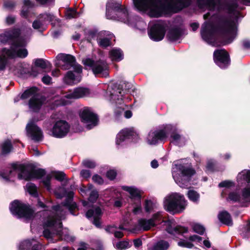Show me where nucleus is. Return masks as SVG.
<instances>
[{
  "label": "nucleus",
  "mask_w": 250,
  "mask_h": 250,
  "mask_svg": "<svg viewBox=\"0 0 250 250\" xmlns=\"http://www.w3.org/2000/svg\"><path fill=\"white\" fill-rule=\"evenodd\" d=\"M188 199L194 203H198L199 200L200 195L197 192L193 190H189L188 192Z\"/></svg>",
  "instance_id": "49530a36"
},
{
  "label": "nucleus",
  "mask_w": 250,
  "mask_h": 250,
  "mask_svg": "<svg viewBox=\"0 0 250 250\" xmlns=\"http://www.w3.org/2000/svg\"><path fill=\"white\" fill-rule=\"evenodd\" d=\"M167 22L163 21H157L149 23L148 35L149 38L155 42L162 40L165 35Z\"/></svg>",
  "instance_id": "9b49d317"
},
{
  "label": "nucleus",
  "mask_w": 250,
  "mask_h": 250,
  "mask_svg": "<svg viewBox=\"0 0 250 250\" xmlns=\"http://www.w3.org/2000/svg\"><path fill=\"white\" fill-rule=\"evenodd\" d=\"M6 23L8 25L13 24L16 21V17L13 15H9L6 18Z\"/></svg>",
  "instance_id": "774afa93"
},
{
  "label": "nucleus",
  "mask_w": 250,
  "mask_h": 250,
  "mask_svg": "<svg viewBox=\"0 0 250 250\" xmlns=\"http://www.w3.org/2000/svg\"><path fill=\"white\" fill-rule=\"evenodd\" d=\"M80 117L83 122L88 129H91L98 124V118L92 110L87 107H84L80 112Z\"/></svg>",
  "instance_id": "ddd939ff"
},
{
  "label": "nucleus",
  "mask_w": 250,
  "mask_h": 250,
  "mask_svg": "<svg viewBox=\"0 0 250 250\" xmlns=\"http://www.w3.org/2000/svg\"><path fill=\"white\" fill-rule=\"evenodd\" d=\"M74 193L70 191L65 202L54 206L52 210H45L43 214L46 216L43 221L44 230L43 235L47 239L53 241L56 237L58 239L66 241L71 240L69 231L66 228H62V220L65 219L67 211L75 215L73 210L77 208V205L72 202Z\"/></svg>",
  "instance_id": "f03ea898"
},
{
  "label": "nucleus",
  "mask_w": 250,
  "mask_h": 250,
  "mask_svg": "<svg viewBox=\"0 0 250 250\" xmlns=\"http://www.w3.org/2000/svg\"><path fill=\"white\" fill-rule=\"evenodd\" d=\"M218 218L220 222L228 226H231L232 222L229 214L226 211H222L218 214Z\"/></svg>",
  "instance_id": "e433bc0d"
},
{
  "label": "nucleus",
  "mask_w": 250,
  "mask_h": 250,
  "mask_svg": "<svg viewBox=\"0 0 250 250\" xmlns=\"http://www.w3.org/2000/svg\"><path fill=\"white\" fill-rule=\"evenodd\" d=\"M131 245V243H129L127 241H122L117 243L115 245V248L118 250H124L129 248Z\"/></svg>",
  "instance_id": "09e8293b"
},
{
  "label": "nucleus",
  "mask_w": 250,
  "mask_h": 250,
  "mask_svg": "<svg viewBox=\"0 0 250 250\" xmlns=\"http://www.w3.org/2000/svg\"><path fill=\"white\" fill-rule=\"evenodd\" d=\"M83 62L85 66L91 68L95 75H100L101 77L104 78L108 76V66L105 61L86 58L83 59Z\"/></svg>",
  "instance_id": "f8f14e48"
},
{
  "label": "nucleus",
  "mask_w": 250,
  "mask_h": 250,
  "mask_svg": "<svg viewBox=\"0 0 250 250\" xmlns=\"http://www.w3.org/2000/svg\"><path fill=\"white\" fill-rule=\"evenodd\" d=\"M134 206L133 207V209L132 210V212L134 214H140L142 212V207L141 200L135 201L134 202Z\"/></svg>",
  "instance_id": "603ef678"
},
{
  "label": "nucleus",
  "mask_w": 250,
  "mask_h": 250,
  "mask_svg": "<svg viewBox=\"0 0 250 250\" xmlns=\"http://www.w3.org/2000/svg\"><path fill=\"white\" fill-rule=\"evenodd\" d=\"M50 179L51 177L49 175H47L46 177L42 180V183L44 187L48 190L50 189Z\"/></svg>",
  "instance_id": "0e129e2a"
},
{
  "label": "nucleus",
  "mask_w": 250,
  "mask_h": 250,
  "mask_svg": "<svg viewBox=\"0 0 250 250\" xmlns=\"http://www.w3.org/2000/svg\"><path fill=\"white\" fill-rule=\"evenodd\" d=\"M66 17L68 19L76 18L78 17V14L74 9H69L65 13Z\"/></svg>",
  "instance_id": "bf43d9fd"
},
{
  "label": "nucleus",
  "mask_w": 250,
  "mask_h": 250,
  "mask_svg": "<svg viewBox=\"0 0 250 250\" xmlns=\"http://www.w3.org/2000/svg\"><path fill=\"white\" fill-rule=\"evenodd\" d=\"M10 70L12 71L15 75L22 78L25 77V75L29 73L30 75L36 77L42 71V70L35 65L31 68V71L29 72L26 67H23L21 64L18 66V68L14 69L11 68Z\"/></svg>",
  "instance_id": "5701e85b"
},
{
  "label": "nucleus",
  "mask_w": 250,
  "mask_h": 250,
  "mask_svg": "<svg viewBox=\"0 0 250 250\" xmlns=\"http://www.w3.org/2000/svg\"><path fill=\"white\" fill-rule=\"evenodd\" d=\"M54 176L56 179L62 181L64 179L65 175L63 172L58 171L54 173Z\"/></svg>",
  "instance_id": "69168bd1"
},
{
  "label": "nucleus",
  "mask_w": 250,
  "mask_h": 250,
  "mask_svg": "<svg viewBox=\"0 0 250 250\" xmlns=\"http://www.w3.org/2000/svg\"><path fill=\"white\" fill-rule=\"evenodd\" d=\"M110 92V100L115 101L117 104H121L123 100L121 89L118 88L116 89H113V91Z\"/></svg>",
  "instance_id": "f704fd0d"
},
{
  "label": "nucleus",
  "mask_w": 250,
  "mask_h": 250,
  "mask_svg": "<svg viewBox=\"0 0 250 250\" xmlns=\"http://www.w3.org/2000/svg\"><path fill=\"white\" fill-rule=\"evenodd\" d=\"M32 27L39 32H43L46 29V26L38 18L33 22Z\"/></svg>",
  "instance_id": "79ce46f5"
},
{
  "label": "nucleus",
  "mask_w": 250,
  "mask_h": 250,
  "mask_svg": "<svg viewBox=\"0 0 250 250\" xmlns=\"http://www.w3.org/2000/svg\"><path fill=\"white\" fill-rule=\"evenodd\" d=\"M213 59L215 63L221 68L225 69L230 64L229 55L224 49H218L213 53Z\"/></svg>",
  "instance_id": "a211bd4d"
},
{
  "label": "nucleus",
  "mask_w": 250,
  "mask_h": 250,
  "mask_svg": "<svg viewBox=\"0 0 250 250\" xmlns=\"http://www.w3.org/2000/svg\"><path fill=\"white\" fill-rule=\"evenodd\" d=\"M124 229V227L122 226H120L119 228H117L115 226H108L105 228V231L110 234H114V236L117 238H122L124 234L122 232V230Z\"/></svg>",
  "instance_id": "7c9ffc66"
},
{
  "label": "nucleus",
  "mask_w": 250,
  "mask_h": 250,
  "mask_svg": "<svg viewBox=\"0 0 250 250\" xmlns=\"http://www.w3.org/2000/svg\"><path fill=\"white\" fill-rule=\"evenodd\" d=\"M127 139H131L133 142H136L139 139V136L132 128L124 129L117 134L116 144L119 146Z\"/></svg>",
  "instance_id": "412c9836"
},
{
  "label": "nucleus",
  "mask_w": 250,
  "mask_h": 250,
  "mask_svg": "<svg viewBox=\"0 0 250 250\" xmlns=\"http://www.w3.org/2000/svg\"><path fill=\"white\" fill-rule=\"evenodd\" d=\"M24 6L21 11L20 15L21 17L25 18L28 17L29 8L32 7L34 3L30 0H23Z\"/></svg>",
  "instance_id": "58836bf2"
},
{
  "label": "nucleus",
  "mask_w": 250,
  "mask_h": 250,
  "mask_svg": "<svg viewBox=\"0 0 250 250\" xmlns=\"http://www.w3.org/2000/svg\"><path fill=\"white\" fill-rule=\"evenodd\" d=\"M187 206V201L184 196L180 193H170L163 200L164 209L173 214L183 212Z\"/></svg>",
  "instance_id": "423d86ee"
},
{
  "label": "nucleus",
  "mask_w": 250,
  "mask_h": 250,
  "mask_svg": "<svg viewBox=\"0 0 250 250\" xmlns=\"http://www.w3.org/2000/svg\"><path fill=\"white\" fill-rule=\"evenodd\" d=\"M89 194L90 195L88 199L89 201L92 203L95 202L99 196L98 191L96 190L91 189Z\"/></svg>",
  "instance_id": "5fc2aeb1"
},
{
  "label": "nucleus",
  "mask_w": 250,
  "mask_h": 250,
  "mask_svg": "<svg viewBox=\"0 0 250 250\" xmlns=\"http://www.w3.org/2000/svg\"><path fill=\"white\" fill-rule=\"evenodd\" d=\"M74 73L71 71H68L63 78L65 83L68 84L73 83H77L81 80V73L82 72V67L81 66H76V67L73 69Z\"/></svg>",
  "instance_id": "4be33fe9"
},
{
  "label": "nucleus",
  "mask_w": 250,
  "mask_h": 250,
  "mask_svg": "<svg viewBox=\"0 0 250 250\" xmlns=\"http://www.w3.org/2000/svg\"><path fill=\"white\" fill-rule=\"evenodd\" d=\"M32 168L23 165L13 164L8 174L2 173L1 177L6 181H12L16 174L19 179L29 180L32 179Z\"/></svg>",
  "instance_id": "6e6552de"
},
{
  "label": "nucleus",
  "mask_w": 250,
  "mask_h": 250,
  "mask_svg": "<svg viewBox=\"0 0 250 250\" xmlns=\"http://www.w3.org/2000/svg\"><path fill=\"white\" fill-rule=\"evenodd\" d=\"M24 44L23 43L19 45L17 42L12 45L10 49L4 48L0 51V71L5 70L9 59L17 57L24 58L27 56L28 51L26 48H23Z\"/></svg>",
  "instance_id": "0eeeda50"
},
{
  "label": "nucleus",
  "mask_w": 250,
  "mask_h": 250,
  "mask_svg": "<svg viewBox=\"0 0 250 250\" xmlns=\"http://www.w3.org/2000/svg\"><path fill=\"white\" fill-rule=\"evenodd\" d=\"M91 95L90 89L85 87L79 86L69 90L64 96L67 99H78L89 97Z\"/></svg>",
  "instance_id": "6ab92c4d"
},
{
  "label": "nucleus",
  "mask_w": 250,
  "mask_h": 250,
  "mask_svg": "<svg viewBox=\"0 0 250 250\" xmlns=\"http://www.w3.org/2000/svg\"><path fill=\"white\" fill-rule=\"evenodd\" d=\"M174 129L168 130L167 132V137L170 134L171 142L175 145L182 146L185 144V138L178 132V129L176 126L172 125Z\"/></svg>",
  "instance_id": "393cba45"
},
{
  "label": "nucleus",
  "mask_w": 250,
  "mask_h": 250,
  "mask_svg": "<svg viewBox=\"0 0 250 250\" xmlns=\"http://www.w3.org/2000/svg\"><path fill=\"white\" fill-rule=\"evenodd\" d=\"M192 0H162V16H166L171 13H176L183 8L188 6ZM250 5V0H242ZM200 8L207 7L210 10L224 11L229 14L233 20H223L221 21L218 31L222 38V45L233 42L237 35L236 21L239 16L237 10V4L233 2L227 3L225 0H197Z\"/></svg>",
  "instance_id": "f257e3e1"
},
{
  "label": "nucleus",
  "mask_w": 250,
  "mask_h": 250,
  "mask_svg": "<svg viewBox=\"0 0 250 250\" xmlns=\"http://www.w3.org/2000/svg\"><path fill=\"white\" fill-rule=\"evenodd\" d=\"M45 100L38 95H34L29 101L30 109L33 112H38L44 104Z\"/></svg>",
  "instance_id": "bb28decb"
},
{
  "label": "nucleus",
  "mask_w": 250,
  "mask_h": 250,
  "mask_svg": "<svg viewBox=\"0 0 250 250\" xmlns=\"http://www.w3.org/2000/svg\"><path fill=\"white\" fill-rule=\"evenodd\" d=\"M9 208L11 213L19 218L30 220L33 217L34 211L30 207L20 201H14Z\"/></svg>",
  "instance_id": "1a4fd4ad"
},
{
  "label": "nucleus",
  "mask_w": 250,
  "mask_h": 250,
  "mask_svg": "<svg viewBox=\"0 0 250 250\" xmlns=\"http://www.w3.org/2000/svg\"><path fill=\"white\" fill-rule=\"evenodd\" d=\"M216 29L213 24L206 21L202 26L201 35L203 40L208 44L214 45Z\"/></svg>",
  "instance_id": "2eb2a0df"
},
{
  "label": "nucleus",
  "mask_w": 250,
  "mask_h": 250,
  "mask_svg": "<svg viewBox=\"0 0 250 250\" xmlns=\"http://www.w3.org/2000/svg\"><path fill=\"white\" fill-rule=\"evenodd\" d=\"M241 196L242 204L250 202V186H247L242 189Z\"/></svg>",
  "instance_id": "ea45409f"
},
{
  "label": "nucleus",
  "mask_w": 250,
  "mask_h": 250,
  "mask_svg": "<svg viewBox=\"0 0 250 250\" xmlns=\"http://www.w3.org/2000/svg\"><path fill=\"white\" fill-rule=\"evenodd\" d=\"M109 57L112 61L119 62L123 59L124 54L120 49L113 48L109 52Z\"/></svg>",
  "instance_id": "72a5a7b5"
},
{
  "label": "nucleus",
  "mask_w": 250,
  "mask_h": 250,
  "mask_svg": "<svg viewBox=\"0 0 250 250\" xmlns=\"http://www.w3.org/2000/svg\"><path fill=\"white\" fill-rule=\"evenodd\" d=\"M12 146L10 140H7L3 142L1 146V153L3 154H7L11 152Z\"/></svg>",
  "instance_id": "37998d69"
},
{
  "label": "nucleus",
  "mask_w": 250,
  "mask_h": 250,
  "mask_svg": "<svg viewBox=\"0 0 250 250\" xmlns=\"http://www.w3.org/2000/svg\"><path fill=\"white\" fill-rule=\"evenodd\" d=\"M195 173V170L189 165L177 162L172 165V177L176 184L182 188H188L190 178Z\"/></svg>",
  "instance_id": "39448f33"
},
{
  "label": "nucleus",
  "mask_w": 250,
  "mask_h": 250,
  "mask_svg": "<svg viewBox=\"0 0 250 250\" xmlns=\"http://www.w3.org/2000/svg\"><path fill=\"white\" fill-rule=\"evenodd\" d=\"M35 65L42 70L46 69L50 66V63L42 59H38L34 61Z\"/></svg>",
  "instance_id": "a18cd8bd"
},
{
  "label": "nucleus",
  "mask_w": 250,
  "mask_h": 250,
  "mask_svg": "<svg viewBox=\"0 0 250 250\" xmlns=\"http://www.w3.org/2000/svg\"><path fill=\"white\" fill-rule=\"evenodd\" d=\"M106 16L107 19L117 20L127 25H132L133 16L129 14L127 9L119 1L108 0L106 6Z\"/></svg>",
  "instance_id": "20e7f679"
},
{
  "label": "nucleus",
  "mask_w": 250,
  "mask_h": 250,
  "mask_svg": "<svg viewBox=\"0 0 250 250\" xmlns=\"http://www.w3.org/2000/svg\"><path fill=\"white\" fill-rule=\"evenodd\" d=\"M16 5V3L14 1L11 0L6 1L4 3V7L5 8L8 10L13 9Z\"/></svg>",
  "instance_id": "e2e57ef3"
},
{
  "label": "nucleus",
  "mask_w": 250,
  "mask_h": 250,
  "mask_svg": "<svg viewBox=\"0 0 250 250\" xmlns=\"http://www.w3.org/2000/svg\"><path fill=\"white\" fill-rule=\"evenodd\" d=\"M233 186H234V183L232 181L229 180H226L223 181L219 184V187H224L227 188H229Z\"/></svg>",
  "instance_id": "680f3d73"
},
{
  "label": "nucleus",
  "mask_w": 250,
  "mask_h": 250,
  "mask_svg": "<svg viewBox=\"0 0 250 250\" xmlns=\"http://www.w3.org/2000/svg\"><path fill=\"white\" fill-rule=\"evenodd\" d=\"M169 247L168 242L164 240H160L154 243L153 245L149 248V250H167Z\"/></svg>",
  "instance_id": "c9c22d12"
},
{
  "label": "nucleus",
  "mask_w": 250,
  "mask_h": 250,
  "mask_svg": "<svg viewBox=\"0 0 250 250\" xmlns=\"http://www.w3.org/2000/svg\"><path fill=\"white\" fill-rule=\"evenodd\" d=\"M145 209L146 212H149L153 209L154 204L151 200H146L145 203Z\"/></svg>",
  "instance_id": "052dcab7"
},
{
  "label": "nucleus",
  "mask_w": 250,
  "mask_h": 250,
  "mask_svg": "<svg viewBox=\"0 0 250 250\" xmlns=\"http://www.w3.org/2000/svg\"><path fill=\"white\" fill-rule=\"evenodd\" d=\"M182 33V28L180 26L172 27L168 32L167 37L171 42L176 41L180 38Z\"/></svg>",
  "instance_id": "c85d7f7f"
},
{
  "label": "nucleus",
  "mask_w": 250,
  "mask_h": 250,
  "mask_svg": "<svg viewBox=\"0 0 250 250\" xmlns=\"http://www.w3.org/2000/svg\"><path fill=\"white\" fill-rule=\"evenodd\" d=\"M92 188V186L91 185L89 186L88 187L83 186L80 188L79 192L83 196H85L87 194L89 193Z\"/></svg>",
  "instance_id": "6e6d98bb"
},
{
  "label": "nucleus",
  "mask_w": 250,
  "mask_h": 250,
  "mask_svg": "<svg viewBox=\"0 0 250 250\" xmlns=\"http://www.w3.org/2000/svg\"><path fill=\"white\" fill-rule=\"evenodd\" d=\"M32 179L33 178H40L44 176L45 174L44 170L42 169H38L32 170Z\"/></svg>",
  "instance_id": "3c124183"
},
{
  "label": "nucleus",
  "mask_w": 250,
  "mask_h": 250,
  "mask_svg": "<svg viewBox=\"0 0 250 250\" xmlns=\"http://www.w3.org/2000/svg\"><path fill=\"white\" fill-rule=\"evenodd\" d=\"M70 130L68 123L64 120H59L55 123L52 129V135L56 138H62L67 135Z\"/></svg>",
  "instance_id": "dca6fc26"
},
{
  "label": "nucleus",
  "mask_w": 250,
  "mask_h": 250,
  "mask_svg": "<svg viewBox=\"0 0 250 250\" xmlns=\"http://www.w3.org/2000/svg\"><path fill=\"white\" fill-rule=\"evenodd\" d=\"M100 35L103 37L98 40L99 45L102 47H106L111 44V40H112L114 36L113 34L108 31L102 32Z\"/></svg>",
  "instance_id": "c756f323"
},
{
  "label": "nucleus",
  "mask_w": 250,
  "mask_h": 250,
  "mask_svg": "<svg viewBox=\"0 0 250 250\" xmlns=\"http://www.w3.org/2000/svg\"><path fill=\"white\" fill-rule=\"evenodd\" d=\"M237 181L240 184L246 182L250 186V170L244 169L240 172L237 176Z\"/></svg>",
  "instance_id": "2f4dec72"
},
{
  "label": "nucleus",
  "mask_w": 250,
  "mask_h": 250,
  "mask_svg": "<svg viewBox=\"0 0 250 250\" xmlns=\"http://www.w3.org/2000/svg\"><path fill=\"white\" fill-rule=\"evenodd\" d=\"M178 245L180 247H185L189 249L193 248V245L186 240H182L178 242Z\"/></svg>",
  "instance_id": "13d9d810"
},
{
  "label": "nucleus",
  "mask_w": 250,
  "mask_h": 250,
  "mask_svg": "<svg viewBox=\"0 0 250 250\" xmlns=\"http://www.w3.org/2000/svg\"><path fill=\"white\" fill-rule=\"evenodd\" d=\"M83 165L86 167L93 168H94L96 164L95 162L90 160H84L83 162Z\"/></svg>",
  "instance_id": "4d7b16f0"
},
{
  "label": "nucleus",
  "mask_w": 250,
  "mask_h": 250,
  "mask_svg": "<svg viewBox=\"0 0 250 250\" xmlns=\"http://www.w3.org/2000/svg\"><path fill=\"white\" fill-rule=\"evenodd\" d=\"M241 196L240 195L238 194L236 192L233 191L229 193L227 200L228 201H230L233 202H238L242 204V201L241 200Z\"/></svg>",
  "instance_id": "de8ad7c7"
},
{
  "label": "nucleus",
  "mask_w": 250,
  "mask_h": 250,
  "mask_svg": "<svg viewBox=\"0 0 250 250\" xmlns=\"http://www.w3.org/2000/svg\"><path fill=\"white\" fill-rule=\"evenodd\" d=\"M86 216L88 219H92L93 223L97 228L101 227L100 219L102 217V212L100 207H92L89 209L85 214Z\"/></svg>",
  "instance_id": "b1692460"
},
{
  "label": "nucleus",
  "mask_w": 250,
  "mask_h": 250,
  "mask_svg": "<svg viewBox=\"0 0 250 250\" xmlns=\"http://www.w3.org/2000/svg\"><path fill=\"white\" fill-rule=\"evenodd\" d=\"M37 18L46 26L48 23L52 22L55 18L53 14L48 13L41 14Z\"/></svg>",
  "instance_id": "4c0bfd02"
},
{
  "label": "nucleus",
  "mask_w": 250,
  "mask_h": 250,
  "mask_svg": "<svg viewBox=\"0 0 250 250\" xmlns=\"http://www.w3.org/2000/svg\"><path fill=\"white\" fill-rule=\"evenodd\" d=\"M41 250L42 245L34 239H26L21 242L19 246V250Z\"/></svg>",
  "instance_id": "a878e982"
},
{
  "label": "nucleus",
  "mask_w": 250,
  "mask_h": 250,
  "mask_svg": "<svg viewBox=\"0 0 250 250\" xmlns=\"http://www.w3.org/2000/svg\"><path fill=\"white\" fill-rule=\"evenodd\" d=\"M26 188L30 195L35 197L38 196L37 188L35 184L28 183L26 185Z\"/></svg>",
  "instance_id": "c03bdc74"
},
{
  "label": "nucleus",
  "mask_w": 250,
  "mask_h": 250,
  "mask_svg": "<svg viewBox=\"0 0 250 250\" xmlns=\"http://www.w3.org/2000/svg\"><path fill=\"white\" fill-rule=\"evenodd\" d=\"M39 119L33 118L29 120L26 126L27 136L35 142L42 140L43 134L41 129L36 125Z\"/></svg>",
  "instance_id": "4468645a"
},
{
  "label": "nucleus",
  "mask_w": 250,
  "mask_h": 250,
  "mask_svg": "<svg viewBox=\"0 0 250 250\" xmlns=\"http://www.w3.org/2000/svg\"><path fill=\"white\" fill-rule=\"evenodd\" d=\"M92 180L94 182L97 183V184L100 185L103 184L104 183V180L103 179L102 177L98 174H95L93 175V176L92 177Z\"/></svg>",
  "instance_id": "338daca9"
},
{
  "label": "nucleus",
  "mask_w": 250,
  "mask_h": 250,
  "mask_svg": "<svg viewBox=\"0 0 250 250\" xmlns=\"http://www.w3.org/2000/svg\"><path fill=\"white\" fill-rule=\"evenodd\" d=\"M57 66L62 70H67L71 68L74 69L76 66H81L76 62L75 58L70 55L61 54L58 56Z\"/></svg>",
  "instance_id": "f3484780"
},
{
  "label": "nucleus",
  "mask_w": 250,
  "mask_h": 250,
  "mask_svg": "<svg viewBox=\"0 0 250 250\" xmlns=\"http://www.w3.org/2000/svg\"><path fill=\"white\" fill-rule=\"evenodd\" d=\"M33 30L30 26L28 23L23 21L21 23L20 29L14 28L12 30H7L0 34V42L5 43L10 40H13L11 47L14 43H18L19 45H21L23 43L25 44L23 48H25L29 37L33 34Z\"/></svg>",
  "instance_id": "7ed1b4c3"
},
{
  "label": "nucleus",
  "mask_w": 250,
  "mask_h": 250,
  "mask_svg": "<svg viewBox=\"0 0 250 250\" xmlns=\"http://www.w3.org/2000/svg\"><path fill=\"white\" fill-rule=\"evenodd\" d=\"M193 229L196 233L203 234L205 230V228L201 225L196 224L193 226Z\"/></svg>",
  "instance_id": "864d4df0"
},
{
  "label": "nucleus",
  "mask_w": 250,
  "mask_h": 250,
  "mask_svg": "<svg viewBox=\"0 0 250 250\" xmlns=\"http://www.w3.org/2000/svg\"><path fill=\"white\" fill-rule=\"evenodd\" d=\"M162 216L161 212L154 214L151 218L149 219H140L138 220L137 227L139 229L148 230L154 227L159 221Z\"/></svg>",
  "instance_id": "aec40b11"
},
{
  "label": "nucleus",
  "mask_w": 250,
  "mask_h": 250,
  "mask_svg": "<svg viewBox=\"0 0 250 250\" xmlns=\"http://www.w3.org/2000/svg\"><path fill=\"white\" fill-rule=\"evenodd\" d=\"M122 189L129 194V198L132 201H137L141 200V191L134 186H122Z\"/></svg>",
  "instance_id": "cd10ccee"
},
{
  "label": "nucleus",
  "mask_w": 250,
  "mask_h": 250,
  "mask_svg": "<svg viewBox=\"0 0 250 250\" xmlns=\"http://www.w3.org/2000/svg\"><path fill=\"white\" fill-rule=\"evenodd\" d=\"M167 231L169 233L176 235L186 233L188 230L185 228L181 226H176L174 228H172L171 227L167 228Z\"/></svg>",
  "instance_id": "a19ab883"
},
{
  "label": "nucleus",
  "mask_w": 250,
  "mask_h": 250,
  "mask_svg": "<svg viewBox=\"0 0 250 250\" xmlns=\"http://www.w3.org/2000/svg\"><path fill=\"white\" fill-rule=\"evenodd\" d=\"M132 25H129V26L136 28L140 30L145 29L146 26V23L138 16H134L132 18Z\"/></svg>",
  "instance_id": "473e14b6"
},
{
  "label": "nucleus",
  "mask_w": 250,
  "mask_h": 250,
  "mask_svg": "<svg viewBox=\"0 0 250 250\" xmlns=\"http://www.w3.org/2000/svg\"><path fill=\"white\" fill-rule=\"evenodd\" d=\"M174 129L172 125H167L162 128L151 130L146 138V143L151 146L157 145L167 138V132Z\"/></svg>",
  "instance_id": "9d476101"
},
{
  "label": "nucleus",
  "mask_w": 250,
  "mask_h": 250,
  "mask_svg": "<svg viewBox=\"0 0 250 250\" xmlns=\"http://www.w3.org/2000/svg\"><path fill=\"white\" fill-rule=\"evenodd\" d=\"M37 88L35 87H32L29 89L25 91L23 93L21 96V98L22 99H27L30 97L35 95V94L36 92Z\"/></svg>",
  "instance_id": "8fccbe9b"
}]
</instances>
